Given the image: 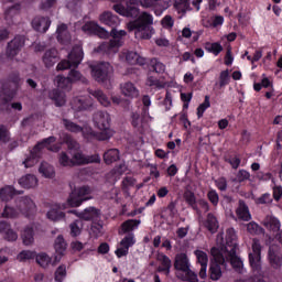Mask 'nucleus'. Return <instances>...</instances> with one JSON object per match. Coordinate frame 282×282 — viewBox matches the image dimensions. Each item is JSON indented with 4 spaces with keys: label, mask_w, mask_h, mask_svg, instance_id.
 Masks as SVG:
<instances>
[{
    "label": "nucleus",
    "mask_w": 282,
    "mask_h": 282,
    "mask_svg": "<svg viewBox=\"0 0 282 282\" xmlns=\"http://www.w3.org/2000/svg\"><path fill=\"white\" fill-rule=\"evenodd\" d=\"M93 122L95 127L101 131L100 133L94 132L89 126L80 127L73 121L67 119H63V124L67 131H72V133H83L84 138L87 140L96 139V140H109L111 135H113V130L109 129L111 124V117L105 111H98L94 115Z\"/></svg>",
    "instance_id": "f257e3e1"
},
{
    "label": "nucleus",
    "mask_w": 282,
    "mask_h": 282,
    "mask_svg": "<svg viewBox=\"0 0 282 282\" xmlns=\"http://www.w3.org/2000/svg\"><path fill=\"white\" fill-rule=\"evenodd\" d=\"M113 3L122 0H110ZM144 10H153L155 17H162L164 11L169 10V2L166 0H128L126 8L122 4H115L113 10L121 17L135 18L140 14V8Z\"/></svg>",
    "instance_id": "f03ea898"
},
{
    "label": "nucleus",
    "mask_w": 282,
    "mask_h": 282,
    "mask_svg": "<svg viewBox=\"0 0 282 282\" xmlns=\"http://www.w3.org/2000/svg\"><path fill=\"white\" fill-rule=\"evenodd\" d=\"M216 248L219 249L225 262L230 261L236 272L243 270V261L237 254V232L234 228L227 229L225 238L224 234L217 235Z\"/></svg>",
    "instance_id": "7ed1b4c3"
},
{
    "label": "nucleus",
    "mask_w": 282,
    "mask_h": 282,
    "mask_svg": "<svg viewBox=\"0 0 282 282\" xmlns=\"http://www.w3.org/2000/svg\"><path fill=\"white\" fill-rule=\"evenodd\" d=\"M153 15L149 12L140 13L139 18L130 23H128V30L133 32L135 39L149 40L155 34V29H153Z\"/></svg>",
    "instance_id": "20e7f679"
},
{
    "label": "nucleus",
    "mask_w": 282,
    "mask_h": 282,
    "mask_svg": "<svg viewBox=\"0 0 282 282\" xmlns=\"http://www.w3.org/2000/svg\"><path fill=\"white\" fill-rule=\"evenodd\" d=\"M64 142L68 145L69 154L73 161V166H80V164H94L100 162V156L98 154H94L90 156H86L80 152V145L69 135H65Z\"/></svg>",
    "instance_id": "39448f33"
},
{
    "label": "nucleus",
    "mask_w": 282,
    "mask_h": 282,
    "mask_svg": "<svg viewBox=\"0 0 282 282\" xmlns=\"http://www.w3.org/2000/svg\"><path fill=\"white\" fill-rule=\"evenodd\" d=\"M174 268L176 270V276L181 281L199 282L197 273L191 270V260H188L186 253H177L175 256Z\"/></svg>",
    "instance_id": "423d86ee"
},
{
    "label": "nucleus",
    "mask_w": 282,
    "mask_h": 282,
    "mask_svg": "<svg viewBox=\"0 0 282 282\" xmlns=\"http://www.w3.org/2000/svg\"><path fill=\"white\" fill-rule=\"evenodd\" d=\"M20 213L25 215V217H30V215H34V213H36V205L33 200L30 199V197H21L19 199L18 209L6 206L2 213V217H7V219H14V217H19Z\"/></svg>",
    "instance_id": "0eeeda50"
},
{
    "label": "nucleus",
    "mask_w": 282,
    "mask_h": 282,
    "mask_svg": "<svg viewBox=\"0 0 282 282\" xmlns=\"http://www.w3.org/2000/svg\"><path fill=\"white\" fill-rule=\"evenodd\" d=\"M54 142H56V138L55 137H50L47 139H44L42 142L37 143L32 152H31V156L28 158L23 164L25 166V169H32V166H34V164H36L39 162V152L42 149H47V151H53L54 153H57V151H61V145L59 144H54Z\"/></svg>",
    "instance_id": "6e6552de"
},
{
    "label": "nucleus",
    "mask_w": 282,
    "mask_h": 282,
    "mask_svg": "<svg viewBox=\"0 0 282 282\" xmlns=\"http://www.w3.org/2000/svg\"><path fill=\"white\" fill-rule=\"evenodd\" d=\"M210 252L214 262H212L209 267V279H212V281H219L224 274L221 272V265H225L226 268V258H224V253H221L217 247L212 248Z\"/></svg>",
    "instance_id": "1a4fd4ad"
},
{
    "label": "nucleus",
    "mask_w": 282,
    "mask_h": 282,
    "mask_svg": "<svg viewBox=\"0 0 282 282\" xmlns=\"http://www.w3.org/2000/svg\"><path fill=\"white\" fill-rule=\"evenodd\" d=\"M84 53H83V46L78 44L75 46L70 53L68 54L67 61H62L57 64V70L63 72L65 69H69V67H78L80 63H83Z\"/></svg>",
    "instance_id": "9d476101"
},
{
    "label": "nucleus",
    "mask_w": 282,
    "mask_h": 282,
    "mask_svg": "<svg viewBox=\"0 0 282 282\" xmlns=\"http://www.w3.org/2000/svg\"><path fill=\"white\" fill-rule=\"evenodd\" d=\"M88 199H91V188L88 186L78 187L70 193L67 199V206H70V208H78L83 202H87Z\"/></svg>",
    "instance_id": "9b49d317"
},
{
    "label": "nucleus",
    "mask_w": 282,
    "mask_h": 282,
    "mask_svg": "<svg viewBox=\"0 0 282 282\" xmlns=\"http://www.w3.org/2000/svg\"><path fill=\"white\" fill-rule=\"evenodd\" d=\"M111 36L112 39L109 44H101L99 46V48L107 54H116V52H118L119 47L122 45V36H127V31L112 29Z\"/></svg>",
    "instance_id": "f8f14e48"
},
{
    "label": "nucleus",
    "mask_w": 282,
    "mask_h": 282,
    "mask_svg": "<svg viewBox=\"0 0 282 282\" xmlns=\"http://www.w3.org/2000/svg\"><path fill=\"white\" fill-rule=\"evenodd\" d=\"M153 118L149 115L148 108H145L142 113L133 112L131 116V124L137 131H147L149 129V122H151Z\"/></svg>",
    "instance_id": "ddd939ff"
},
{
    "label": "nucleus",
    "mask_w": 282,
    "mask_h": 282,
    "mask_svg": "<svg viewBox=\"0 0 282 282\" xmlns=\"http://www.w3.org/2000/svg\"><path fill=\"white\" fill-rule=\"evenodd\" d=\"M249 263L256 274H261V243L254 239L249 252Z\"/></svg>",
    "instance_id": "4468645a"
},
{
    "label": "nucleus",
    "mask_w": 282,
    "mask_h": 282,
    "mask_svg": "<svg viewBox=\"0 0 282 282\" xmlns=\"http://www.w3.org/2000/svg\"><path fill=\"white\" fill-rule=\"evenodd\" d=\"M91 76L98 83H105L107 78H109V74L113 72V67L109 63H99L96 65H91Z\"/></svg>",
    "instance_id": "2eb2a0df"
},
{
    "label": "nucleus",
    "mask_w": 282,
    "mask_h": 282,
    "mask_svg": "<svg viewBox=\"0 0 282 282\" xmlns=\"http://www.w3.org/2000/svg\"><path fill=\"white\" fill-rule=\"evenodd\" d=\"M135 245V238L133 237V234H129L126 236L121 241L117 250L115 251L118 259L122 257H127L129 254V249L131 246Z\"/></svg>",
    "instance_id": "dca6fc26"
},
{
    "label": "nucleus",
    "mask_w": 282,
    "mask_h": 282,
    "mask_svg": "<svg viewBox=\"0 0 282 282\" xmlns=\"http://www.w3.org/2000/svg\"><path fill=\"white\" fill-rule=\"evenodd\" d=\"M66 208H69V205L63 204H53L51 205L50 210L46 214L47 219H50L51 221H61V219H65V213H63V210H65Z\"/></svg>",
    "instance_id": "f3484780"
},
{
    "label": "nucleus",
    "mask_w": 282,
    "mask_h": 282,
    "mask_svg": "<svg viewBox=\"0 0 282 282\" xmlns=\"http://www.w3.org/2000/svg\"><path fill=\"white\" fill-rule=\"evenodd\" d=\"M70 105L74 111H87L94 105V99L90 96H79L74 98Z\"/></svg>",
    "instance_id": "a211bd4d"
},
{
    "label": "nucleus",
    "mask_w": 282,
    "mask_h": 282,
    "mask_svg": "<svg viewBox=\"0 0 282 282\" xmlns=\"http://www.w3.org/2000/svg\"><path fill=\"white\" fill-rule=\"evenodd\" d=\"M82 30L85 34H96L99 39H107L109 36V32L104 28H100L96 22H86Z\"/></svg>",
    "instance_id": "6ab92c4d"
},
{
    "label": "nucleus",
    "mask_w": 282,
    "mask_h": 282,
    "mask_svg": "<svg viewBox=\"0 0 282 282\" xmlns=\"http://www.w3.org/2000/svg\"><path fill=\"white\" fill-rule=\"evenodd\" d=\"M121 61H126L129 65H145L147 58L140 56L137 52L133 51H123L120 54Z\"/></svg>",
    "instance_id": "aec40b11"
},
{
    "label": "nucleus",
    "mask_w": 282,
    "mask_h": 282,
    "mask_svg": "<svg viewBox=\"0 0 282 282\" xmlns=\"http://www.w3.org/2000/svg\"><path fill=\"white\" fill-rule=\"evenodd\" d=\"M127 171H129L127 164L121 163L106 175V181L108 184H116V182H118V180H120V177H122Z\"/></svg>",
    "instance_id": "412c9836"
},
{
    "label": "nucleus",
    "mask_w": 282,
    "mask_h": 282,
    "mask_svg": "<svg viewBox=\"0 0 282 282\" xmlns=\"http://www.w3.org/2000/svg\"><path fill=\"white\" fill-rule=\"evenodd\" d=\"M25 45V37L15 36L7 47V55L10 57L17 56L21 52V47Z\"/></svg>",
    "instance_id": "4be33fe9"
},
{
    "label": "nucleus",
    "mask_w": 282,
    "mask_h": 282,
    "mask_svg": "<svg viewBox=\"0 0 282 282\" xmlns=\"http://www.w3.org/2000/svg\"><path fill=\"white\" fill-rule=\"evenodd\" d=\"M50 25H52V20L45 17H35L32 21V28L36 32L45 33L50 30Z\"/></svg>",
    "instance_id": "5701e85b"
},
{
    "label": "nucleus",
    "mask_w": 282,
    "mask_h": 282,
    "mask_svg": "<svg viewBox=\"0 0 282 282\" xmlns=\"http://www.w3.org/2000/svg\"><path fill=\"white\" fill-rule=\"evenodd\" d=\"M120 91L122 96L130 99L138 98V96H140V90H138V87H135V85L131 82L121 84Z\"/></svg>",
    "instance_id": "b1692460"
},
{
    "label": "nucleus",
    "mask_w": 282,
    "mask_h": 282,
    "mask_svg": "<svg viewBox=\"0 0 282 282\" xmlns=\"http://www.w3.org/2000/svg\"><path fill=\"white\" fill-rule=\"evenodd\" d=\"M54 248H55V262L58 263V261H61V259L65 257V252L67 250V242H65V238H63V236H58L55 239Z\"/></svg>",
    "instance_id": "393cba45"
},
{
    "label": "nucleus",
    "mask_w": 282,
    "mask_h": 282,
    "mask_svg": "<svg viewBox=\"0 0 282 282\" xmlns=\"http://www.w3.org/2000/svg\"><path fill=\"white\" fill-rule=\"evenodd\" d=\"M100 23L104 25H109L110 28H116V25H120V19L118 15H113V13L106 11L99 15Z\"/></svg>",
    "instance_id": "a878e982"
},
{
    "label": "nucleus",
    "mask_w": 282,
    "mask_h": 282,
    "mask_svg": "<svg viewBox=\"0 0 282 282\" xmlns=\"http://www.w3.org/2000/svg\"><path fill=\"white\" fill-rule=\"evenodd\" d=\"M42 61L45 67H54L58 63V51L55 48L48 50L44 53Z\"/></svg>",
    "instance_id": "bb28decb"
},
{
    "label": "nucleus",
    "mask_w": 282,
    "mask_h": 282,
    "mask_svg": "<svg viewBox=\"0 0 282 282\" xmlns=\"http://www.w3.org/2000/svg\"><path fill=\"white\" fill-rule=\"evenodd\" d=\"M19 184L22 188H36L39 178L35 175L26 174L19 180Z\"/></svg>",
    "instance_id": "cd10ccee"
},
{
    "label": "nucleus",
    "mask_w": 282,
    "mask_h": 282,
    "mask_svg": "<svg viewBox=\"0 0 282 282\" xmlns=\"http://www.w3.org/2000/svg\"><path fill=\"white\" fill-rule=\"evenodd\" d=\"M236 215L238 219H241L242 221H250V219H252V216L250 215V210L248 209L243 200L239 202V206L236 210Z\"/></svg>",
    "instance_id": "c85d7f7f"
},
{
    "label": "nucleus",
    "mask_w": 282,
    "mask_h": 282,
    "mask_svg": "<svg viewBox=\"0 0 282 282\" xmlns=\"http://www.w3.org/2000/svg\"><path fill=\"white\" fill-rule=\"evenodd\" d=\"M263 226H265V228L272 232H278V230H281V221H279L274 216H267L263 220Z\"/></svg>",
    "instance_id": "c756f323"
},
{
    "label": "nucleus",
    "mask_w": 282,
    "mask_h": 282,
    "mask_svg": "<svg viewBox=\"0 0 282 282\" xmlns=\"http://www.w3.org/2000/svg\"><path fill=\"white\" fill-rule=\"evenodd\" d=\"M79 217L84 219L85 221H91L94 219H97L100 217V212L94 207L86 208Z\"/></svg>",
    "instance_id": "7c9ffc66"
},
{
    "label": "nucleus",
    "mask_w": 282,
    "mask_h": 282,
    "mask_svg": "<svg viewBox=\"0 0 282 282\" xmlns=\"http://www.w3.org/2000/svg\"><path fill=\"white\" fill-rule=\"evenodd\" d=\"M205 50L209 54H214V56H219L221 52H224V46H221V43L219 42H206L205 43Z\"/></svg>",
    "instance_id": "2f4dec72"
},
{
    "label": "nucleus",
    "mask_w": 282,
    "mask_h": 282,
    "mask_svg": "<svg viewBox=\"0 0 282 282\" xmlns=\"http://www.w3.org/2000/svg\"><path fill=\"white\" fill-rule=\"evenodd\" d=\"M19 192L14 191V187L12 186H4L0 189V199L2 202H10L12 199L13 195H18Z\"/></svg>",
    "instance_id": "473e14b6"
},
{
    "label": "nucleus",
    "mask_w": 282,
    "mask_h": 282,
    "mask_svg": "<svg viewBox=\"0 0 282 282\" xmlns=\"http://www.w3.org/2000/svg\"><path fill=\"white\" fill-rule=\"evenodd\" d=\"M57 40L59 43H69V33L67 32L66 24H59L57 26Z\"/></svg>",
    "instance_id": "72a5a7b5"
},
{
    "label": "nucleus",
    "mask_w": 282,
    "mask_h": 282,
    "mask_svg": "<svg viewBox=\"0 0 282 282\" xmlns=\"http://www.w3.org/2000/svg\"><path fill=\"white\" fill-rule=\"evenodd\" d=\"M269 261L275 270L281 268V256H279V252L274 251V247H270L269 249Z\"/></svg>",
    "instance_id": "f704fd0d"
},
{
    "label": "nucleus",
    "mask_w": 282,
    "mask_h": 282,
    "mask_svg": "<svg viewBox=\"0 0 282 282\" xmlns=\"http://www.w3.org/2000/svg\"><path fill=\"white\" fill-rule=\"evenodd\" d=\"M159 261H161L162 265L159 267V272H165V274L171 273V259L165 254H159Z\"/></svg>",
    "instance_id": "c9c22d12"
},
{
    "label": "nucleus",
    "mask_w": 282,
    "mask_h": 282,
    "mask_svg": "<svg viewBox=\"0 0 282 282\" xmlns=\"http://www.w3.org/2000/svg\"><path fill=\"white\" fill-rule=\"evenodd\" d=\"M119 159H120V152L118 151V149L108 150L104 154V162H106L107 164H113V162H116Z\"/></svg>",
    "instance_id": "e433bc0d"
},
{
    "label": "nucleus",
    "mask_w": 282,
    "mask_h": 282,
    "mask_svg": "<svg viewBox=\"0 0 282 282\" xmlns=\"http://www.w3.org/2000/svg\"><path fill=\"white\" fill-rule=\"evenodd\" d=\"M58 164L59 166H74V162L72 161V154L69 153V149L67 152H61L58 154Z\"/></svg>",
    "instance_id": "4c0bfd02"
},
{
    "label": "nucleus",
    "mask_w": 282,
    "mask_h": 282,
    "mask_svg": "<svg viewBox=\"0 0 282 282\" xmlns=\"http://www.w3.org/2000/svg\"><path fill=\"white\" fill-rule=\"evenodd\" d=\"M205 226L209 230V232L215 234L219 228V223L217 221V218L213 216V214H208Z\"/></svg>",
    "instance_id": "58836bf2"
},
{
    "label": "nucleus",
    "mask_w": 282,
    "mask_h": 282,
    "mask_svg": "<svg viewBox=\"0 0 282 282\" xmlns=\"http://www.w3.org/2000/svg\"><path fill=\"white\" fill-rule=\"evenodd\" d=\"M55 85H57L59 89H72V80L62 75L55 77Z\"/></svg>",
    "instance_id": "ea45409f"
},
{
    "label": "nucleus",
    "mask_w": 282,
    "mask_h": 282,
    "mask_svg": "<svg viewBox=\"0 0 282 282\" xmlns=\"http://www.w3.org/2000/svg\"><path fill=\"white\" fill-rule=\"evenodd\" d=\"M39 173L43 177H52L54 175V166L50 165L47 162H42L39 169Z\"/></svg>",
    "instance_id": "a19ab883"
},
{
    "label": "nucleus",
    "mask_w": 282,
    "mask_h": 282,
    "mask_svg": "<svg viewBox=\"0 0 282 282\" xmlns=\"http://www.w3.org/2000/svg\"><path fill=\"white\" fill-rule=\"evenodd\" d=\"M50 98L55 101L56 107H63L65 105V94L58 90L50 93Z\"/></svg>",
    "instance_id": "79ce46f5"
},
{
    "label": "nucleus",
    "mask_w": 282,
    "mask_h": 282,
    "mask_svg": "<svg viewBox=\"0 0 282 282\" xmlns=\"http://www.w3.org/2000/svg\"><path fill=\"white\" fill-rule=\"evenodd\" d=\"M91 95L98 100V102H100V105H102V107H109V105H111V101L109 100L107 95H105V93H102L101 90H95L94 93H91Z\"/></svg>",
    "instance_id": "37998d69"
},
{
    "label": "nucleus",
    "mask_w": 282,
    "mask_h": 282,
    "mask_svg": "<svg viewBox=\"0 0 282 282\" xmlns=\"http://www.w3.org/2000/svg\"><path fill=\"white\" fill-rule=\"evenodd\" d=\"M22 241L24 246H32L34 243V231L32 228H25L22 234Z\"/></svg>",
    "instance_id": "c03bdc74"
},
{
    "label": "nucleus",
    "mask_w": 282,
    "mask_h": 282,
    "mask_svg": "<svg viewBox=\"0 0 282 282\" xmlns=\"http://www.w3.org/2000/svg\"><path fill=\"white\" fill-rule=\"evenodd\" d=\"M35 261L41 265V268H47L50 263H52V258L47 256V253H39L35 254Z\"/></svg>",
    "instance_id": "a18cd8bd"
},
{
    "label": "nucleus",
    "mask_w": 282,
    "mask_h": 282,
    "mask_svg": "<svg viewBox=\"0 0 282 282\" xmlns=\"http://www.w3.org/2000/svg\"><path fill=\"white\" fill-rule=\"evenodd\" d=\"M133 186H135V178L133 177H124L121 182V188L123 191V193H126L127 195H129V191H131V188H133Z\"/></svg>",
    "instance_id": "49530a36"
},
{
    "label": "nucleus",
    "mask_w": 282,
    "mask_h": 282,
    "mask_svg": "<svg viewBox=\"0 0 282 282\" xmlns=\"http://www.w3.org/2000/svg\"><path fill=\"white\" fill-rule=\"evenodd\" d=\"M147 85L148 87H152V89H164L166 87V83L160 82L153 76L148 77Z\"/></svg>",
    "instance_id": "de8ad7c7"
},
{
    "label": "nucleus",
    "mask_w": 282,
    "mask_h": 282,
    "mask_svg": "<svg viewBox=\"0 0 282 282\" xmlns=\"http://www.w3.org/2000/svg\"><path fill=\"white\" fill-rule=\"evenodd\" d=\"M209 107H210V96L206 95L204 102L200 104L197 108V117L203 118L204 113L206 112V109H209Z\"/></svg>",
    "instance_id": "09e8293b"
},
{
    "label": "nucleus",
    "mask_w": 282,
    "mask_h": 282,
    "mask_svg": "<svg viewBox=\"0 0 282 282\" xmlns=\"http://www.w3.org/2000/svg\"><path fill=\"white\" fill-rule=\"evenodd\" d=\"M151 67H153L156 74H164L166 72V65L162 62L158 61L156 58L151 59L150 62Z\"/></svg>",
    "instance_id": "8fccbe9b"
},
{
    "label": "nucleus",
    "mask_w": 282,
    "mask_h": 282,
    "mask_svg": "<svg viewBox=\"0 0 282 282\" xmlns=\"http://www.w3.org/2000/svg\"><path fill=\"white\" fill-rule=\"evenodd\" d=\"M140 226L139 220H128L122 224V231L123 232H131V230H135Z\"/></svg>",
    "instance_id": "3c124183"
},
{
    "label": "nucleus",
    "mask_w": 282,
    "mask_h": 282,
    "mask_svg": "<svg viewBox=\"0 0 282 282\" xmlns=\"http://www.w3.org/2000/svg\"><path fill=\"white\" fill-rule=\"evenodd\" d=\"M36 258V252L31 250H24L20 252L17 257L18 261H30L31 259Z\"/></svg>",
    "instance_id": "603ef678"
},
{
    "label": "nucleus",
    "mask_w": 282,
    "mask_h": 282,
    "mask_svg": "<svg viewBox=\"0 0 282 282\" xmlns=\"http://www.w3.org/2000/svg\"><path fill=\"white\" fill-rule=\"evenodd\" d=\"M230 84V72L228 69L220 72L219 74V87H226Z\"/></svg>",
    "instance_id": "864d4df0"
},
{
    "label": "nucleus",
    "mask_w": 282,
    "mask_h": 282,
    "mask_svg": "<svg viewBox=\"0 0 282 282\" xmlns=\"http://www.w3.org/2000/svg\"><path fill=\"white\" fill-rule=\"evenodd\" d=\"M67 276V267L59 265L55 271V281L63 282Z\"/></svg>",
    "instance_id": "5fc2aeb1"
},
{
    "label": "nucleus",
    "mask_w": 282,
    "mask_h": 282,
    "mask_svg": "<svg viewBox=\"0 0 282 282\" xmlns=\"http://www.w3.org/2000/svg\"><path fill=\"white\" fill-rule=\"evenodd\" d=\"M196 259H197V262L200 264V265H208V254L202 250H196L194 252Z\"/></svg>",
    "instance_id": "6e6d98bb"
},
{
    "label": "nucleus",
    "mask_w": 282,
    "mask_h": 282,
    "mask_svg": "<svg viewBox=\"0 0 282 282\" xmlns=\"http://www.w3.org/2000/svg\"><path fill=\"white\" fill-rule=\"evenodd\" d=\"M80 230H83V220H76L70 224V235L73 237H78V235H80Z\"/></svg>",
    "instance_id": "4d7b16f0"
},
{
    "label": "nucleus",
    "mask_w": 282,
    "mask_h": 282,
    "mask_svg": "<svg viewBox=\"0 0 282 282\" xmlns=\"http://www.w3.org/2000/svg\"><path fill=\"white\" fill-rule=\"evenodd\" d=\"M247 230L250 235H262L263 232V228H261L257 223L247 224Z\"/></svg>",
    "instance_id": "13d9d810"
},
{
    "label": "nucleus",
    "mask_w": 282,
    "mask_h": 282,
    "mask_svg": "<svg viewBox=\"0 0 282 282\" xmlns=\"http://www.w3.org/2000/svg\"><path fill=\"white\" fill-rule=\"evenodd\" d=\"M161 23L163 28L171 32V30H173V26L175 25V19H173V17L171 15H165L162 19Z\"/></svg>",
    "instance_id": "bf43d9fd"
},
{
    "label": "nucleus",
    "mask_w": 282,
    "mask_h": 282,
    "mask_svg": "<svg viewBox=\"0 0 282 282\" xmlns=\"http://www.w3.org/2000/svg\"><path fill=\"white\" fill-rule=\"evenodd\" d=\"M12 98H14V95H8V90H6V84L0 83V100H2V102H8Z\"/></svg>",
    "instance_id": "052dcab7"
},
{
    "label": "nucleus",
    "mask_w": 282,
    "mask_h": 282,
    "mask_svg": "<svg viewBox=\"0 0 282 282\" xmlns=\"http://www.w3.org/2000/svg\"><path fill=\"white\" fill-rule=\"evenodd\" d=\"M68 78L70 80V85H73V83H78V80H82V83H85V77H83V75L78 70H74V69L70 70L68 74Z\"/></svg>",
    "instance_id": "680f3d73"
},
{
    "label": "nucleus",
    "mask_w": 282,
    "mask_h": 282,
    "mask_svg": "<svg viewBox=\"0 0 282 282\" xmlns=\"http://www.w3.org/2000/svg\"><path fill=\"white\" fill-rule=\"evenodd\" d=\"M246 180H250V173L246 170H240L235 178V182H246Z\"/></svg>",
    "instance_id": "e2e57ef3"
},
{
    "label": "nucleus",
    "mask_w": 282,
    "mask_h": 282,
    "mask_svg": "<svg viewBox=\"0 0 282 282\" xmlns=\"http://www.w3.org/2000/svg\"><path fill=\"white\" fill-rule=\"evenodd\" d=\"M111 100L113 102V105H119V107H127L129 105V102L124 99H122V97L115 95L111 97Z\"/></svg>",
    "instance_id": "0e129e2a"
},
{
    "label": "nucleus",
    "mask_w": 282,
    "mask_h": 282,
    "mask_svg": "<svg viewBox=\"0 0 282 282\" xmlns=\"http://www.w3.org/2000/svg\"><path fill=\"white\" fill-rule=\"evenodd\" d=\"M8 140H10V132H8V129H6V127L0 126V141L8 142Z\"/></svg>",
    "instance_id": "69168bd1"
},
{
    "label": "nucleus",
    "mask_w": 282,
    "mask_h": 282,
    "mask_svg": "<svg viewBox=\"0 0 282 282\" xmlns=\"http://www.w3.org/2000/svg\"><path fill=\"white\" fill-rule=\"evenodd\" d=\"M56 6V0H45L44 2L41 3L40 8L41 10H50L51 8H54Z\"/></svg>",
    "instance_id": "338daca9"
},
{
    "label": "nucleus",
    "mask_w": 282,
    "mask_h": 282,
    "mask_svg": "<svg viewBox=\"0 0 282 282\" xmlns=\"http://www.w3.org/2000/svg\"><path fill=\"white\" fill-rule=\"evenodd\" d=\"M282 197V186H273V198L279 202Z\"/></svg>",
    "instance_id": "774afa93"
}]
</instances>
